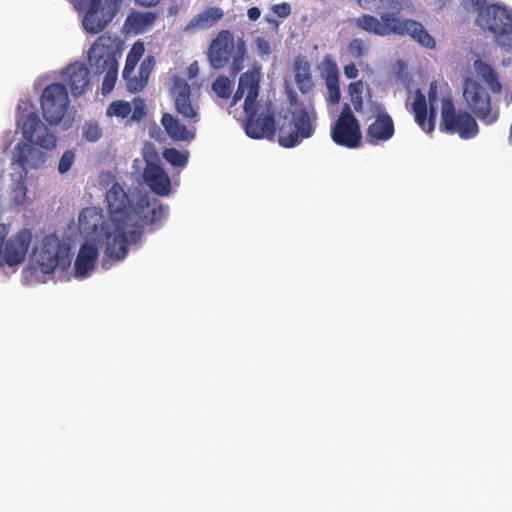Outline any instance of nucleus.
<instances>
[{
  "label": "nucleus",
  "instance_id": "1",
  "mask_svg": "<svg viewBox=\"0 0 512 512\" xmlns=\"http://www.w3.org/2000/svg\"><path fill=\"white\" fill-rule=\"evenodd\" d=\"M109 218L104 219L95 208L83 209L78 217L79 228L91 235L93 241L105 246L104 255L113 261L123 260L128 254L127 228L135 226L128 194L114 183L106 193Z\"/></svg>",
  "mask_w": 512,
  "mask_h": 512
},
{
  "label": "nucleus",
  "instance_id": "2",
  "mask_svg": "<svg viewBox=\"0 0 512 512\" xmlns=\"http://www.w3.org/2000/svg\"><path fill=\"white\" fill-rule=\"evenodd\" d=\"M406 0H380L385 10L380 19L369 14H363L355 19L357 28L377 36H410L419 45L434 49L435 39L430 35L422 23L413 19H402L399 15L404 9Z\"/></svg>",
  "mask_w": 512,
  "mask_h": 512
},
{
  "label": "nucleus",
  "instance_id": "3",
  "mask_svg": "<svg viewBox=\"0 0 512 512\" xmlns=\"http://www.w3.org/2000/svg\"><path fill=\"white\" fill-rule=\"evenodd\" d=\"M260 69L254 68L241 74L232 104L235 105L245 94V132L253 139H273L276 133L274 114L269 107L258 105Z\"/></svg>",
  "mask_w": 512,
  "mask_h": 512
},
{
  "label": "nucleus",
  "instance_id": "4",
  "mask_svg": "<svg viewBox=\"0 0 512 512\" xmlns=\"http://www.w3.org/2000/svg\"><path fill=\"white\" fill-rule=\"evenodd\" d=\"M290 114L284 116L278 128V142L282 147L292 148L315 132L317 113L313 102L300 101L294 92L289 93Z\"/></svg>",
  "mask_w": 512,
  "mask_h": 512
},
{
  "label": "nucleus",
  "instance_id": "5",
  "mask_svg": "<svg viewBox=\"0 0 512 512\" xmlns=\"http://www.w3.org/2000/svg\"><path fill=\"white\" fill-rule=\"evenodd\" d=\"M133 221L135 226L127 228V242L130 244L138 243L143 234V224L152 225L160 221L164 215V207L160 200L157 198H149L144 195L141 196L137 203L132 208Z\"/></svg>",
  "mask_w": 512,
  "mask_h": 512
},
{
  "label": "nucleus",
  "instance_id": "6",
  "mask_svg": "<svg viewBox=\"0 0 512 512\" xmlns=\"http://www.w3.org/2000/svg\"><path fill=\"white\" fill-rule=\"evenodd\" d=\"M441 131L458 134L462 139H472L478 132L475 118L467 111H457L451 98H443L441 103Z\"/></svg>",
  "mask_w": 512,
  "mask_h": 512
},
{
  "label": "nucleus",
  "instance_id": "7",
  "mask_svg": "<svg viewBox=\"0 0 512 512\" xmlns=\"http://www.w3.org/2000/svg\"><path fill=\"white\" fill-rule=\"evenodd\" d=\"M477 8L479 9L476 20L478 25L492 32L496 43L499 46H504L505 39L512 36V11L496 4L486 7L484 4Z\"/></svg>",
  "mask_w": 512,
  "mask_h": 512
},
{
  "label": "nucleus",
  "instance_id": "8",
  "mask_svg": "<svg viewBox=\"0 0 512 512\" xmlns=\"http://www.w3.org/2000/svg\"><path fill=\"white\" fill-rule=\"evenodd\" d=\"M120 49L117 37L102 34L88 51V62L95 74L118 68Z\"/></svg>",
  "mask_w": 512,
  "mask_h": 512
},
{
  "label": "nucleus",
  "instance_id": "9",
  "mask_svg": "<svg viewBox=\"0 0 512 512\" xmlns=\"http://www.w3.org/2000/svg\"><path fill=\"white\" fill-rule=\"evenodd\" d=\"M67 88L62 83L46 86L40 97V105L44 119L51 125L59 124L69 108Z\"/></svg>",
  "mask_w": 512,
  "mask_h": 512
},
{
  "label": "nucleus",
  "instance_id": "10",
  "mask_svg": "<svg viewBox=\"0 0 512 512\" xmlns=\"http://www.w3.org/2000/svg\"><path fill=\"white\" fill-rule=\"evenodd\" d=\"M331 138L337 145L349 149L357 148L361 144L362 134L359 121L347 103L343 105L339 117L331 127Z\"/></svg>",
  "mask_w": 512,
  "mask_h": 512
},
{
  "label": "nucleus",
  "instance_id": "11",
  "mask_svg": "<svg viewBox=\"0 0 512 512\" xmlns=\"http://www.w3.org/2000/svg\"><path fill=\"white\" fill-rule=\"evenodd\" d=\"M463 98L467 107L486 124L498 119V113L491 109V98L487 90L477 81L467 78L463 84Z\"/></svg>",
  "mask_w": 512,
  "mask_h": 512
},
{
  "label": "nucleus",
  "instance_id": "12",
  "mask_svg": "<svg viewBox=\"0 0 512 512\" xmlns=\"http://www.w3.org/2000/svg\"><path fill=\"white\" fill-rule=\"evenodd\" d=\"M37 262L44 274H51L57 267L64 270L71 263L69 248L62 245L57 237H45Z\"/></svg>",
  "mask_w": 512,
  "mask_h": 512
},
{
  "label": "nucleus",
  "instance_id": "13",
  "mask_svg": "<svg viewBox=\"0 0 512 512\" xmlns=\"http://www.w3.org/2000/svg\"><path fill=\"white\" fill-rule=\"evenodd\" d=\"M18 125L21 127L23 137L31 144L51 150L56 147V137L50 133L48 128L41 122L39 116L31 112L23 116Z\"/></svg>",
  "mask_w": 512,
  "mask_h": 512
},
{
  "label": "nucleus",
  "instance_id": "14",
  "mask_svg": "<svg viewBox=\"0 0 512 512\" xmlns=\"http://www.w3.org/2000/svg\"><path fill=\"white\" fill-rule=\"evenodd\" d=\"M171 97L177 113L189 124L199 121L198 106L192 102L189 83L180 77H174L170 89Z\"/></svg>",
  "mask_w": 512,
  "mask_h": 512
},
{
  "label": "nucleus",
  "instance_id": "15",
  "mask_svg": "<svg viewBox=\"0 0 512 512\" xmlns=\"http://www.w3.org/2000/svg\"><path fill=\"white\" fill-rule=\"evenodd\" d=\"M86 1L87 11L83 17L82 25L91 34L100 33L113 20L117 11L112 9L105 0Z\"/></svg>",
  "mask_w": 512,
  "mask_h": 512
},
{
  "label": "nucleus",
  "instance_id": "16",
  "mask_svg": "<svg viewBox=\"0 0 512 512\" xmlns=\"http://www.w3.org/2000/svg\"><path fill=\"white\" fill-rule=\"evenodd\" d=\"M436 89V83L432 82L428 92V100L430 104L429 117L427 101L425 95L420 90H416L415 97L412 103V110L415 114V121L420 126V128L426 133L433 132L435 128L436 111L433 105L437 99Z\"/></svg>",
  "mask_w": 512,
  "mask_h": 512
},
{
  "label": "nucleus",
  "instance_id": "17",
  "mask_svg": "<svg viewBox=\"0 0 512 512\" xmlns=\"http://www.w3.org/2000/svg\"><path fill=\"white\" fill-rule=\"evenodd\" d=\"M235 47L234 35L229 30H221L211 41L207 56L214 69L225 67Z\"/></svg>",
  "mask_w": 512,
  "mask_h": 512
},
{
  "label": "nucleus",
  "instance_id": "18",
  "mask_svg": "<svg viewBox=\"0 0 512 512\" xmlns=\"http://www.w3.org/2000/svg\"><path fill=\"white\" fill-rule=\"evenodd\" d=\"M32 238L31 230L23 228L5 242L4 261L8 266L18 265L25 260Z\"/></svg>",
  "mask_w": 512,
  "mask_h": 512
},
{
  "label": "nucleus",
  "instance_id": "19",
  "mask_svg": "<svg viewBox=\"0 0 512 512\" xmlns=\"http://www.w3.org/2000/svg\"><path fill=\"white\" fill-rule=\"evenodd\" d=\"M45 162V154L34 146L19 142L16 144L12 165L21 168L20 176H26L28 169L37 168Z\"/></svg>",
  "mask_w": 512,
  "mask_h": 512
},
{
  "label": "nucleus",
  "instance_id": "20",
  "mask_svg": "<svg viewBox=\"0 0 512 512\" xmlns=\"http://www.w3.org/2000/svg\"><path fill=\"white\" fill-rule=\"evenodd\" d=\"M145 183L152 192L167 196L171 192V180L167 172L158 164L147 161L143 172Z\"/></svg>",
  "mask_w": 512,
  "mask_h": 512
},
{
  "label": "nucleus",
  "instance_id": "21",
  "mask_svg": "<svg viewBox=\"0 0 512 512\" xmlns=\"http://www.w3.org/2000/svg\"><path fill=\"white\" fill-rule=\"evenodd\" d=\"M395 134V125L390 115H378L368 125L365 140L370 145L389 141Z\"/></svg>",
  "mask_w": 512,
  "mask_h": 512
},
{
  "label": "nucleus",
  "instance_id": "22",
  "mask_svg": "<svg viewBox=\"0 0 512 512\" xmlns=\"http://www.w3.org/2000/svg\"><path fill=\"white\" fill-rule=\"evenodd\" d=\"M63 78L74 97L83 95L90 84V72L82 63H72L63 71Z\"/></svg>",
  "mask_w": 512,
  "mask_h": 512
},
{
  "label": "nucleus",
  "instance_id": "23",
  "mask_svg": "<svg viewBox=\"0 0 512 512\" xmlns=\"http://www.w3.org/2000/svg\"><path fill=\"white\" fill-rule=\"evenodd\" d=\"M92 243H84L81 245L74 263L75 277L79 279L86 278L94 269L96 260L98 258L99 244L94 241ZM104 247L105 246H101Z\"/></svg>",
  "mask_w": 512,
  "mask_h": 512
},
{
  "label": "nucleus",
  "instance_id": "24",
  "mask_svg": "<svg viewBox=\"0 0 512 512\" xmlns=\"http://www.w3.org/2000/svg\"><path fill=\"white\" fill-rule=\"evenodd\" d=\"M224 17V11L217 6L206 7L204 10L194 15L186 24L184 31L194 33L199 30H207L214 27Z\"/></svg>",
  "mask_w": 512,
  "mask_h": 512
},
{
  "label": "nucleus",
  "instance_id": "25",
  "mask_svg": "<svg viewBox=\"0 0 512 512\" xmlns=\"http://www.w3.org/2000/svg\"><path fill=\"white\" fill-rule=\"evenodd\" d=\"M161 124L168 136L174 141H191L195 138V129H189L179 119L170 114L164 113L161 117Z\"/></svg>",
  "mask_w": 512,
  "mask_h": 512
},
{
  "label": "nucleus",
  "instance_id": "26",
  "mask_svg": "<svg viewBox=\"0 0 512 512\" xmlns=\"http://www.w3.org/2000/svg\"><path fill=\"white\" fill-rule=\"evenodd\" d=\"M325 84L327 88V102L331 105L339 103L341 91L339 87V71L337 64L330 58L325 59Z\"/></svg>",
  "mask_w": 512,
  "mask_h": 512
},
{
  "label": "nucleus",
  "instance_id": "27",
  "mask_svg": "<svg viewBox=\"0 0 512 512\" xmlns=\"http://www.w3.org/2000/svg\"><path fill=\"white\" fill-rule=\"evenodd\" d=\"M294 79L301 93L310 92L314 86L310 72V64L304 57L298 56L294 61Z\"/></svg>",
  "mask_w": 512,
  "mask_h": 512
},
{
  "label": "nucleus",
  "instance_id": "28",
  "mask_svg": "<svg viewBox=\"0 0 512 512\" xmlns=\"http://www.w3.org/2000/svg\"><path fill=\"white\" fill-rule=\"evenodd\" d=\"M156 18L154 12H135L128 16L127 22L136 33H142L154 24Z\"/></svg>",
  "mask_w": 512,
  "mask_h": 512
},
{
  "label": "nucleus",
  "instance_id": "29",
  "mask_svg": "<svg viewBox=\"0 0 512 512\" xmlns=\"http://www.w3.org/2000/svg\"><path fill=\"white\" fill-rule=\"evenodd\" d=\"M365 89V84L362 80H358L352 82L348 86V94L350 97V101L353 105V108L356 112H362L364 101H363V93Z\"/></svg>",
  "mask_w": 512,
  "mask_h": 512
},
{
  "label": "nucleus",
  "instance_id": "30",
  "mask_svg": "<svg viewBox=\"0 0 512 512\" xmlns=\"http://www.w3.org/2000/svg\"><path fill=\"white\" fill-rule=\"evenodd\" d=\"M212 89L219 98L228 99L233 91V83L227 76L221 75L213 81Z\"/></svg>",
  "mask_w": 512,
  "mask_h": 512
},
{
  "label": "nucleus",
  "instance_id": "31",
  "mask_svg": "<svg viewBox=\"0 0 512 512\" xmlns=\"http://www.w3.org/2000/svg\"><path fill=\"white\" fill-rule=\"evenodd\" d=\"M132 111V105L124 100H115L109 104L106 110L108 116H115L117 118L125 119Z\"/></svg>",
  "mask_w": 512,
  "mask_h": 512
},
{
  "label": "nucleus",
  "instance_id": "32",
  "mask_svg": "<svg viewBox=\"0 0 512 512\" xmlns=\"http://www.w3.org/2000/svg\"><path fill=\"white\" fill-rule=\"evenodd\" d=\"M162 155L174 167H185L188 162V152H182L176 148H165Z\"/></svg>",
  "mask_w": 512,
  "mask_h": 512
},
{
  "label": "nucleus",
  "instance_id": "33",
  "mask_svg": "<svg viewBox=\"0 0 512 512\" xmlns=\"http://www.w3.org/2000/svg\"><path fill=\"white\" fill-rule=\"evenodd\" d=\"M348 53L357 59L363 58L368 51V47L362 39H352L347 46Z\"/></svg>",
  "mask_w": 512,
  "mask_h": 512
},
{
  "label": "nucleus",
  "instance_id": "34",
  "mask_svg": "<svg viewBox=\"0 0 512 512\" xmlns=\"http://www.w3.org/2000/svg\"><path fill=\"white\" fill-rule=\"evenodd\" d=\"M126 81L127 90L132 93L140 92L147 84V79L143 76H131L123 77Z\"/></svg>",
  "mask_w": 512,
  "mask_h": 512
},
{
  "label": "nucleus",
  "instance_id": "35",
  "mask_svg": "<svg viewBox=\"0 0 512 512\" xmlns=\"http://www.w3.org/2000/svg\"><path fill=\"white\" fill-rule=\"evenodd\" d=\"M104 73H105V76H104V79L102 82L101 90H102V94L106 95V94H109L115 86V83L117 80V75H118V68L112 69L110 71H106Z\"/></svg>",
  "mask_w": 512,
  "mask_h": 512
},
{
  "label": "nucleus",
  "instance_id": "36",
  "mask_svg": "<svg viewBox=\"0 0 512 512\" xmlns=\"http://www.w3.org/2000/svg\"><path fill=\"white\" fill-rule=\"evenodd\" d=\"M146 116V106L144 100L141 98H135L133 100V106L131 111V121L139 122Z\"/></svg>",
  "mask_w": 512,
  "mask_h": 512
},
{
  "label": "nucleus",
  "instance_id": "37",
  "mask_svg": "<svg viewBox=\"0 0 512 512\" xmlns=\"http://www.w3.org/2000/svg\"><path fill=\"white\" fill-rule=\"evenodd\" d=\"M102 136V130L97 123H88L83 129V137L90 142L99 140Z\"/></svg>",
  "mask_w": 512,
  "mask_h": 512
},
{
  "label": "nucleus",
  "instance_id": "38",
  "mask_svg": "<svg viewBox=\"0 0 512 512\" xmlns=\"http://www.w3.org/2000/svg\"><path fill=\"white\" fill-rule=\"evenodd\" d=\"M75 160V152L73 150H67L63 153L59 164L58 172L64 174L70 170Z\"/></svg>",
  "mask_w": 512,
  "mask_h": 512
},
{
  "label": "nucleus",
  "instance_id": "39",
  "mask_svg": "<svg viewBox=\"0 0 512 512\" xmlns=\"http://www.w3.org/2000/svg\"><path fill=\"white\" fill-rule=\"evenodd\" d=\"M367 88V94H368V106H369V111L375 116L377 117L378 115H389L386 111V108L384 107L383 104L379 103L378 101H375V100H372L371 99V91H370V88L369 87H366Z\"/></svg>",
  "mask_w": 512,
  "mask_h": 512
},
{
  "label": "nucleus",
  "instance_id": "40",
  "mask_svg": "<svg viewBox=\"0 0 512 512\" xmlns=\"http://www.w3.org/2000/svg\"><path fill=\"white\" fill-rule=\"evenodd\" d=\"M155 65V60L153 56H147L141 63L138 74L143 76L148 80V77L153 70Z\"/></svg>",
  "mask_w": 512,
  "mask_h": 512
},
{
  "label": "nucleus",
  "instance_id": "41",
  "mask_svg": "<svg viewBox=\"0 0 512 512\" xmlns=\"http://www.w3.org/2000/svg\"><path fill=\"white\" fill-rule=\"evenodd\" d=\"M474 67H475V70L477 72V74L484 80L485 78H487L488 76H491V74L495 71L492 66H490L489 64L481 61V60H477L475 61L474 63Z\"/></svg>",
  "mask_w": 512,
  "mask_h": 512
},
{
  "label": "nucleus",
  "instance_id": "42",
  "mask_svg": "<svg viewBox=\"0 0 512 512\" xmlns=\"http://www.w3.org/2000/svg\"><path fill=\"white\" fill-rule=\"evenodd\" d=\"M474 67H475V70L477 72V74L484 80L485 78H487L488 76H491V74L495 71L492 66H490L489 64L481 61V60H477L475 61L474 63Z\"/></svg>",
  "mask_w": 512,
  "mask_h": 512
},
{
  "label": "nucleus",
  "instance_id": "43",
  "mask_svg": "<svg viewBox=\"0 0 512 512\" xmlns=\"http://www.w3.org/2000/svg\"><path fill=\"white\" fill-rule=\"evenodd\" d=\"M144 52H145V47H144L143 42L136 41L132 45L129 53L127 54V58H130L132 60H135V61L139 62L141 57L143 56Z\"/></svg>",
  "mask_w": 512,
  "mask_h": 512
},
{
  "label": "nucleus",
  "instance_id": "44",
  "mask_svg": "<svg viewBox=\"0 0 512 512\" xmlns=\"http://www.w3.org/2000/svg\"><path fill=\"white\" fill-rule=\"evenodd\" d=\"M486 84L490 87L492 92L494 93H501L502 91V84L499 81L498 74L496 71H494L491 76H488L484 79Z\"/></svg>",
  "mask_w": 512,
  "mask_h": 512
},
{
  "label": "nucleus",
  "instance_id": "45",
  "mask_svg": "<svg viewBox=\"0 0 512 512\" xmlns=\"http://www.w3.org/2000/svg\"><path fill=\"white\" fill-rule=\"evenodd\" d=\"M486 84L490 87L492 92L494 93H501L502 91V84L499 81L498 74L496 71H494L491 76H488L484 79Z\"/></svg>",
  "mask_w": 512,
  "mask_h": 512
},
{
  "label": "nucleus",
  "instance_id": "46",
  "mask_svg": "<svg viewBox=\"0 0 512 512\" xmlns=\"http://www.w3.org/2000/svg\"><path fill=\"white\" fill-rule=\"evenodd\" d=\"M486 84L490 87L492 92L494 93H501L502 91V84L499 81L498 74L496 71H494L491 76H488L484 79Z\"/></svg>",
  "mask_w": 512,
  "mask_h": 512
},
{
  "label": "nucleus",
  "instance_id": "47",
  "mask_svg": "<svg viewBox=\"0 0 512 512\" xmlns=\"http://www.w3.org/2000/svg\"><path fill=\"white\" fill-rule=\"evenodd\" d=\"M271 9L280 18H286L291 14V6L287 2L275 4Z\"/></svg>",
  "mask_w": 512,
  "mask_h": 512
},
{
  "label": "nucleus",
  "instance_id": "48",
  "mask_svg": "<svg viewBox=\"0 0 512 512\" xmlns=\"http://www.w3.org/2000/svg\"><path fill=\"white\" fill-rule=\"evenodd\" d=\"M244 53H245L244 44L242 43V46L238 45V54L234 58L233 63H232L231 69H232V73L233 74H237L242 69V62L244 60Z\"/></svg>",
  "mask_w": 512,
  "mask_h": 512
},
{
  "label": "nucleus",
  "instance_id": "49",
  "mask_svg": "<svg viewBox=\"0 0 512 512\" xmlns=\"http://www.w3.org/2000/svg\"><path fill=\"white\" fill-rule=\"evenodd\" d=\"M257 51L260 55H269L271 53V45L268 40L263 37H257L255 40Z\"/></svg>",
  "mask_w": 512,
  "mask_h": 512
},
{
  "label": "nucleus",
  "instance_id": "50",
  "mask_svg": "<svg viewBox=\"0 0 512 512\" xmlns=\"http://www.w3.org/2000/svg\"><path fill=\"white\" fill-rule=\"evenodd\" d=\"M137 64H138V61H135V60H132V59L126 57V62H125V66H124V69L122 72V76L128 77L129 75H131L134 72Z\"/></svg>",
  "mask_w": 512,
  "mask_h": 512
},
{
  "label": "nucleus",
  "instance_id": "51",
  "mask_svg": "<svg viewBox=\"0 0 512 512\" xmlns=\"http://www.w3.org/2000/svg\"><path fill=\"white\" fill-rule=\"evenodd\" d=\"M344 74L348 79H355L358 75V69L354 63L344 66Z\"/></svg>",
  "mask_w": 512,
  "mask_h": 512
},
{
  "label": "nucleus",
  "instance_id": "52",
  "mask_svg": "<svg viewBox=\"0 0 512 512\" xmlns=\"http://www.w3.org/2000/svg\"><path fill=\"white\" fill-rule=\"evenodd\" d=\"M261 11L258 7H251L247 11V16L251 21H256L260 18Z\"/></svg>",
  "mask_w": 512,
  "mask_h": 512
},
{
  "label": "nucleus",
  "instance_id": "53",
  "mask_svg": "<svg viewBox=\"0 0 512 512\" xmlns=\"http://www.w3.org/2000/svg\"><path fill=\"white\" fill-rule=\"evenodd\" d=\"M161 0H136V2L144 7L156 6Z\"/></svg>",
  "mask_w": 512,
  "mask_h": 512
},
{
  "label": "nucleus",
  "instance_id": "54",
  "mask_svg": "<svg viewBox=\"0 0 512 512\" xmlns=\"http://www.w3.org/2000/svg\"><path fill=\"white\" fill-rule=\"evenodd\" d=\"M107 4H109L112 9L116 10L117 12L119 11L120 9V4L122 2V0H105Z\"/></svg>",
  "mask_w": 512,
  "mask_h": 512
},
{
  "label": "nucleus",
  "instance_id": "55",
  "mask_svg": "<svg viewBox=\"0 0 512 512\" xmlns=\"http://www.w3.org/2000/svg\"><path fill=\"white\" fill-rule=\"evenodd\" d=\"M265 20H266L270 25H272L275 29H277V28H278L279 23H278V21H277L276 19H274V18H270V17H266V18H265Z\"/></svg>",
  "mask_w": 512,
  "mask_h": 512
},
{
  "label": "nucleus",
  "instance_id": "56",
  "mask_svg": "<svg viewBox=\"0 0 512 512\" xmlns=\"http://www.w3.org/2000/svg\"><path fill=\"white\" fill-rule=\"evenodd\" d=\"M472 2L476 7H481L486 4V0H472Z\"/></svg>",
  "mask_w": 512,
  "mask_h": 512
},
{
  "label": "nucleus",
  "instance_id": "57",
  "mask_svg": "<svg viewBox=\"0 0 512 512\" xmlns=\"http://www.w3.org/2000/svg\"><path fill=\"white\" fill-rule=\"evenodd\" d=\"M503 47H508L512 49V38L509 36V39H505V45Z\"/></svg>",
  "mask_w": 512,
  "mask_h": 512
}]
</instances>
